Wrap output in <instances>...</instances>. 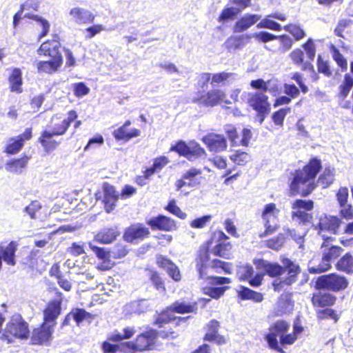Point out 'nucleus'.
Listing matches in <instances>:
<instances>
[{
  "mask_svg": "<svg viewBox=\"0 0 353 353\" xmlns=\"http://www.w3.org/2000/svg\"><path fill=\"white\" fill-rule=\"evenodd\" d=\"M254 263L272 277L279 276L285 271L288 272V277L280 281L277 280L274 281L273 287L277 292H280L284 285H290L294 283L296 281V275L300 272L299 267L288 259H283V267L263 259L256 260Z\"/></svg>",
  "mask_w": 353,
  "mask_h": 353,
  "instance_id": "nucleus-1",
  "label": "nucleus"
},
{
  "mask_svg": "<svg viewBox=\"0 0 353 353\" xmlns=\"http://www.w3.org/2000/svg\"><path fill=\"white\" fill-rule=\"evenodd\" d=\"M321 168V161L317 159H312L303 170H296L294 179L290 184V190L292 194L300 191L301 186L308 183L305 190H302L303 196L308 195L314 188L315 185L313 180Z\"/></svg>",
  "mask_w": 353,
  "mask_h": 353,
  "instance_id": "nucleus-2",
  "label": "nucleus"
},
{
  "mask_svg": "<svg viewBox=\"0 0 353 353\" xmlns=\"http://www.w3.org/2000/svg\"><path fill=\"white\" fill-rule=\"evenodd\" d=\"M28 324L23 320L21 314H13L6 324L4 333L1 336L3 341L11 343L14 339H26L29 336Z\"/></svg>",
  "mask_w": 353,
  "mask_h": 353,
  "instance_id": "nucleus-3",
  "label": "nucleus"
},
{
  "mask_svg": "<svg viewBox=\"0 0 353 353\" xmlns=\"http://www.w3.org/2000/svg\"><path fill=\"white\" fill-rule=\"evenodd\" d=\"M324 242L321 245L322 252V261L318 265H312V262L310 261L309 264V271L312 274H319L323 272L328 270L331 265L330 263L337 259L342 253L343 250L335 245H330L328 241L329 237L325 236V234H322Z\"/></svg>",
  "mask_w": 353,
  "mask_h": 353,
  "instance_id": "nucleus-4",
  "label": "nucleus"
},
{
  "mask_svg": "<svg viewBox=\"0 0 353 353\" xmlns=\"http://www.w3.org/2000/svg\"><path fill=\"white\" fill-rule=\"evenodd\" d=\"M280 210L274 203L264 205L261 212V219L265 228V231L259 234L261 238L273 234L279 227V216Z\"/></svg>",
  "mask_w": 353,
  "mask_h": 353,
  "instance_id": "nucleus-5",
  "label": "nucleus"
},
{
  "mask_svg": "<svg viewBox=\"0 0 353 353\" xmlns=\"http://www.w3.org/2000/svg\"><path fill=\"white\" fill-rule=\"evenodd\" d=\"M170 150L176 152L179 155L186 157L191 161L206 155L205 150L198 143H195L192 145H188L183 141H178L171 147Z\"/></svg>",
  "mask_w": 353,
  "mask_h": 353,
  "instance_id": "nucleus-6",
  "label": "nucleus"
},
{
  "mask_svg": "<svg viewBox=\"0 0 353 353\" xmlns=\"http://www.w3.org/2000/svg\"><path fill=\"white\" fill-rule=\"evenodd\" d=\"M319 289H327L332 291H339L347 287V282L345 277L330 274L319 276L316 283Z\"/></svg>",
  "mask_w": 353,
  "mask_h": 353,
  "instance_id": "nucleus-7",
  "label": "nucleus"
},
{
  "mask_svg": "<svg viewBox=\"0 0 353 353\" xmlns=\"http://www.w3.org/2000/svg\"><path fill=\"white\" fill-rule=\"evenodd\" d=\"M290 324L285 321H278L270 330V333L265 336L270 347L279 352H283L282 348L279 345L277 336L281 337L289 330Z\"/></svg>",
  "mask_w": 353,
  "mask_h": 353,
  "instance_id": "nucleus-8",
  "label": "nucleus"
},
{
  "mask_svg": "<svg viewBox=\"0 0 353 353\" xmlns=\"http://www.w3.org/2000/svg\"><path fill=\"white\" fill-rule=\"evenodd\" d=\"M198 103L206 107H214L221 103L231 104L232 102L226 99V94L220 89H214L208 91L205 94L201 96Z\"/></svg>",
  "mask_w": 353,
  "mask_h": 353,
  "instance_id": "nucleus-9",
  "label": "nucleus"
},
{
  "mask_svg": "<svg viewBox=\"0 0 353 353\" xmlns=\"http://www.w3.org/2000/svg\"><path fill=\"white\" fill-rule=\"evenodd\" d=\"M156 338L157 332L154 330H150L139 335L134 343L128 342L126 345L130 350L133 351H144L151 348Z\"/></svg>",
  "mask_w": 353,
  "mask_h": 353,
  "instance_id": "nucleus-10",
  "label": "nucleus"
},
{
  "mask_svg": "<svg viewBox=\"0 0 353 353\" xmlns=\"http://www.w3.org/2000/svg\"><path fill=\"white\" fill-rule=\"evenodd\" d=\"M202 141L210 151L213 152H220L227 148L226 139L222 134L210 133L203 137Z\"/></svg>",
  "mask_w": 353,
  "mask_h": 353,
  "instance_id": "nucleus-11",
  "label": "nucleus"
},
{
  "mask_svg": "<svg viewBox=\"0 0 353 353\" xmlns=\"http://www.w3.org/2000/svg\"><path fill=\"white\" fill-rule=\"evenodd\" d=\"M31 137L32 130L27 128L23 134L8 139L5 152L10 154L19 152L23 148L24 141L30 139Z\"/></svg>",
  "mask_w": 353,
  "mask_h": 353,
  "instance_id": "nucleus-12",
  "label": "nucleus"
},
{
  "mask_svg": "<svg viewBox=\"0 0 353 353\" xmlns=\"http://www.w3.org/2000/svg\"><path fill=\"white\" fill-rule=\"evenodd\" d=\"M313 201L296 199L292 204V216L297 217L302 222L309 221L310 216L305 211L313 208Z\"/></svg>",
  "mask_w": 353,
  "mask_h": 353,
  "instance_id": "nucleus-13",
  "label": "nucleus"
},
{
  "mask_svg": "<svg viewBox=\"0 0 353 353\" xmlns=\"http://www.w3.org/2000/svg\"><path fill=\"white\" fill-rule=\"evenodd\" d=\"M69 16L70 20L79 25L92 23L95 18V16L90 10L80 7L70 9Z\"/></svg>",
  "mask_w": 353,
  "mask_h": 353,
  "instance_id": "nucleus-14",
  "label": "nucleus"
},
{
  "mask_svg": "<svg viewBox=\"0 0 353 353\" xmlns=\"http://www.w3.org/2000/svg\"><path fill=\"white\" fill-rule=\"evenodd\" d=\"M54 324L48 325L43 323V325L33 330L31 341L33 344L40 345L48 342L52 337Z\"/></svg>",
  "mask_w": 353,
  "mask_h": 353,
  "instance_id": "nucleus-15",
  "label": "nucleus"
},
{
  "mask_svg": "<svg viewBox=\"0 0 353 353\" xmlns=\"http://www.w3.org/2000/svg\"><path fill=\"white\" fill-rule=\"evenodd\" d=\"M341 221L335 216H321L319 222V233L323 232H328L330 234H336L339 232Z\"/></svg>",
  "mask_w": 353,
  "mask_h": 353,
  "instance_id": "nucleus-16",
  "label": "nucleus"
},
{
  "mask_svg": "<svg viewBox=\"0 0 353 353\" xmlns=\"http://www.w3.org/2000/svg\"><path fill=\"white\" fill-rule=\"evenodd\" d=\"M248 96V103L254 110L270 108L268 97L262 92L245 93Z\"/></svg>",
  "mask_w": 353,
  "mask_h": 353,
  "instance_id": "nucleus-17",
  "label": "nucleus"
},
{
  "mask_svg": "<svg viewBox=\"0 0 353 353\" xmlns=\"http://www.w3.org/2000/svg\"><path fill=\"white\" fill-rule=\"evenodd\" d=\"M252 34H241L239 36H231L225 42V48L230 52L242 50L248 43L250 42Z\"/></svg>",
  "mask_w": 353,
  "mask_h": 353,
  "instance_id": "nucleus-18",
  "label": "nucleus"
},
{
  "mask_svg": "<svg viewBox=\"0 0 353 353\" xmlns=\"http://www.w3.org/2000/svg\"><path fill=\"white\" fill-rule=\"evenodd\" d=\"M148 223L153 230L172 231L176 229L175 222L170 218L163 215H159L150 219Z\"/></svg>",
  "mask_w": 353,
  "mask_h": 353,
  "instance_id": "nucleus-19",
  "label": "nucleus"
},
{
  "mask_svg": "<svg viewBox=\"0 0 353 353\" xmlns=\"http://www.w3.org/2000/svg\"><path fill=\"white\" fill-rule=\"evenodd\" d=\"M61 44L57 40L47 41L41 45L38 53L51 58H58L62 57L59 50Z\"/></svg>",
  "mask_w": 353,
  "mask_h": 353,
  "instance_id": "nucleus-20",
  "label": "nucleus"
},
{
  "mask_svg": "<svg viewBox=\"0 0 353 353\" xmlns=\"http://www.w3.org/2000/svg\"><path fill=\"white\" fill-rule=\"evenodd\" d=\"M261 19V16L255 14H245L234 26V32H243L250 28Z\"/></svg>",
  "mask_w": 353,
  "mask_h": 353,
  "instance_id": "nucleus-21",
  "label": "nucleus"
},
{
  "mask_svg": "<svg viewBox=\"0 0 353 353\" xmlns=\"http://www.w3.org/2000/svg\"><path fill=\"white\" fill-rule=\"evenodd\" d=\"M103 191L105 208L107 212H110L116 205L119 199V194L115 191L112 185L108 183L104 184Z\"/></svg>",
  "mask_w": 353,
  "mask_h": 353,
  "instance_id": "nucleus-22",
  "label": "nucleus"
},
{
  "mask_svg": "<svg viewBox=\"0 0 353 353\" xmlns=\"http://www.w3.org/2000/svg\"><path fill=\"white\" fill-rule=\"evenodd\" d=\"M63 63L62 57L52 58L48 61H40L37 63V68L39 72L52 74L58 70Z\"/></svg>",
  "mask_w": 353,
  "mask_h": 353,
  "instance_id": "nucleus-23",
  "label": "nucleus"
},
{
  "mask_svg": "<svg viewBox=\"0 0 353 353\" xmlns=\"http://www.w3.org/2000/svg\"><path fill=\"white\" fill-rule=\"evenodd\" d=\"M61 313V301H53L48 303L43 311L44 323L48 325L54 324V321Z\"/></svg>",
  "mask_w": 353,
  "mask_h": 353,
  "instance_id": "nucleus-24",
  "label": "nucleus"
},
{
  "mask_svg": "<svg viewBox=\"0 0 353 353\" xmlns=\"http://www.w3.org/2000/svg\"><path fill=\"white\" fill-rule=\"evenodd\" d=\"M148 234V228L139 225H134L126 230L123 237L126 241L133 242L136 239H143Z\"/></svg>",
  "mask_w": 353,
  "mask_h": 353,
  "instance_id": "nucleus-25",
  "label": "nucleus"
},
{
  "mask_svg": "<svg viewBox=\"0 0 353 353\" xmlns=\"http://www.w3.org/2000/svg\"><path fill=\"white\" fill-rule=\"evenodd\" d=\"M77 117V114L75 111L71 110L68 112V117L67 119H63L59 123H54L53 125L52 134L56 136L63 135L65 133L68 129L70 123L74 121Z\"/></svg>",
  "mask_w": 353,
  "mask_h": 353,
  "instance_id": "nucleus-26",
  "label": "nucleus"
},
{
  "mask_svg": "<svg viewBox=\"0 0 353 353\" xmlns=\"http://www.w3.org/2000/svg\"><path fill=\"white\" fill-rule=\"evenodd\" d=\"M28 162L27 157L11 160L8 161L5 165L6 170L15 174H20L23 172Z\"/></svg>",
  "mask_w": 353,
  "mask_h": 353,
  "instance_id": "nucleus-27",
  "label": "nucleus"
},
{
  "mask_svg": "<svg viewBox=\"0 0 353 353\" xmlns=\"http://www.w3.org/2000/svg\"><path fill=\"white\" fill-rule=\"evenodd\" d=\"M294 307V303L291 300V296L288 294L281 295L276 306V314L282 315L290 313Z\"/></svg>",
  "mask_w": 353,
  "mask_h": 353,
  "instance_id": "nucleus-28",
  "label": "nucleus"
},
{
  "mask_svg": "<svg viewBox=\"0 0 353 353\" xmlns=\"http://www.w3.org/2000/svg\"><path fill=\"white\" fill-rule=\"evenodd\" d=\"M150 305L148 301L145 299H141L134 301L125 305V310L128 314H140L148 310Z\"/></svg>",
  "mask_w": 353,
  "mask_h": 353,
  "instance_id": "nucleus-29",
  "label": "nucleus"
},
{
  "mask_svg": "<svg viewBox=\"0 0 353 353\" xmlns=\"http://www.w3.org/2000/svg\"><path fill=\"white\" fill-rule=\"evenodd\" d=\"M17 243L15 241H11L6 247L2 248L1 254L2 259L9 265H14L15 252L17 250Z\"/></svg>",
  "mask_w": 353,
  "mask_h": 353,
  "instance_id": "nucleus-30",
  "label": "nucleus"
},
{
  "mask_svg": "<svg viewBox=\"0 0 353 353\" xmlns=\"http://www.w3.org/2000/svg\"><path fill=\"white\" fill-rule=\"evenodd\" d=\"M237 79V74L233 72H222L212 74L211 84H221L225 85L227 83H232Z\"/></svg>",
  "mask_w": 353,
  "mask_h": 353,
  "instance_id": "nucleus-31",
  "label": "nucleus"
},
{
  "mask_svg": "<svg viewBox=\"0 0 353 353\" xmlns=\"http://www.w3.org/2000/svg\"><path fill=\"white\" fill-rule=\"evenodd\" d=\"M8 81L11 92H22V72L19 68H14L12 70Z\"/></svg>",
  "mask_w": 353,
  "mask_h": 353,
  "instance_id": "nucleus-32",
  "label": "nucleus"
},
{
  "mask_svg": "<svg viewBox=\"0 0 353 353\" xmlns=\"http://www.w3.org/2000/svg\"><path fill=\"white\" fill-rule=\"evenodd\" d=\"M118 232L112 228H104L94 236V241L103 244L112 243L116 239Z\"/></svg>",
  "mask_w": 353,
  "mask_h": 353,
  "instance_id": "nucleus-33",
  "label": "nucleus"
},
{
  "mask_svg": "<svg viewBox=\"0 0 353 353\" xmlns=\"http://www.w3.org/2000/svg\"><path fill=\"white\" fill-rule=\"evenodd\" d=\"M236 292L238 296L242 300H252L255 302H261L263 300V295L257 292L253 291L248 288L240 286Z\"/></svg>",
  "mask_w": 353,
  "mask_h": 353,
  "instance_id": "nucleus-34",
  "label": "nucleus"
},
{
  "mask_svg": "<svg viewBox=\"0 0 353 353\" xmlns=\"http://www.w3.org/2000/svg\"><path fill=\"white\" fill-rule=\"evenodd\" d=\"M312 301L314 306H329L332 305L334 303L335 297L328 293H319L313 296Z\"/></svg>",
  "mask_w": 353,
  "mask_h": 353,
  "instance_id": "nucleus-35",
  "label": "nucleus"
},
{
  "mask_svg": "<svg viewBox=\"0 0 353 353\" xmlns=\"http://www.w3.org/2000/svg\"><path fill=\"white\" fill-rule=\"evenodd\" d=\"M56 136L52 134L51 131L45 130L42 132L39 141L42 146L47 152L54 150L57 145L58 143L52 139V137Z\"/></svg>",
  "mask_w": 353,
  "mask_h": 353,
  "instance_id": "nucleus-36",
  "label": "nucleus"
},
{
  "mask_svg": "<svg viewBox=\"0 0 353 353\" xmlns=\"http://www.w3.org/2000/svg\"><path fill=\"white\" fill-rule=\"evenodd\" d=\"M336 268L346 273L353 272V256L350 254L344 255L336 263Z\"/></svg>",
  "mask_w": 353,
  "mask_h": 353,
  "instance_id": "nucleus-37",
  "label": "nucleus"
},
{
  "mask_svg": "<svg viewBox=\"0 0 353 353\" xmlns=\"http://www.w3.org/2000/svg\"><path fill=\"white\" fill-rule=\"evenodd\" d=\"M170 307L172 311L181 314L193 312L196 310L195 303L191 304L179 301L174 303Z\"/></svg>",
  "mask_w": 353,
  "mask_h": 353,
  "instance_id": "nucleus-38",
  "label": "nucleus"
},
{
  "mask_svg": "<svg viewBox=\"0 0 353 353\" xmlns=\"http://www.w3.org/2000/svg\"><path fill=\"white\" fill-rule=\"evenodd\" d=\"M334 180V169L333 168H326L323 173L319 176L318 183L321 184L323 188H326L333 183Z\"/></svg>",
  "mask_w": 353,
  "mask_h": 353,
  "instance_id": "nucleus-39",
  "label": "nucleus"
},
{
  "mask_svg": "<svg viewBox=\"0 0 353 353\" xmlns=\"http://www.w3.org/2000/svg\"><path fill=\"white\" fill-rule=\"evenodd\" d=\"M68 316H72L77 324H79L84 320H90L92 318L89 312L79 308L72 310Z\"/></svg>",
  "mask_w": 353,
  "mask_h": 353,
  "instance_id": "nucleus-40",
  "label": "nucleus"
},
{
  "mask_svg": "<svg viewBox=\"0 0 353 353\" xmlns=\"http://www.w3.org/2000/svg\"><path fill=\"white\" fill-rule=\"evenodd\" d=\"M316 314L319 319H332L334 323H336L340 317V314L331 308L319 310Z\"/></svg>",
  "mask_w": 353,
  "mask_h": 353,
  "instance_id": "nucleus-41",
  "label": "nucleus"
},
{
  "mask_svg": "<svg viewBox=\"0 0 353 353\" xmlns=\"http://www.w3.org/2000/svg\"><path fill=\"white\" fill-rule=\"evenodd\" d=\"M202 172L200 169L196 168H191L182 175L183 179H185L188 182H193L194 188L197 187L200 184V181L196 178V176L201 174Z\"/></svg>",
  "mask_w": 353,
  "mask_h": 353,
  "instance_id": "nucleus-42",
  "label": "nucleus"
},
{
  "mask_svg": "<svg viewBox=\"0 0 353 353\" xmlns=\"http://www.w3.org/2000/svg\"><path fill=\"white\" fill-rule=\"evenodd\" d=\"M208 262V255L206 251H204L203 253L200 254L199 259L197 261L196 267L199 273V276L201 279H205L206 276L205 270L207 269V266L208 265L207 263Z\"/></svg>",
  "mask_w": 353,
  "mask_h": 353,
  "instance_id": "nucleus-43",
  "label": "nucleus"
},
{
  "mask_svg": "<svg viewBox=\"0 0 353 353\" xmlns=\"http://www.w3.org/2000/svg\"><path fill=\"white\" fill-rule=\"evenodd\" d=\"M330 52L332 54L334 60L336 62L338 65L341 68L342 70H346L347 68V60L344 58L339 50L334 46H330Z\"/></svg>",
  "mask_w": 353,
  "mask_h": 353,
  "instance_id": "nucleus-44",
  "label": "nucleus"
},
{
  "mask_svg": "<svg viewBox=\"0 0 353 353\" xmlns=\"http://www.w3.org/2000/svg\"><path fill=\"white\" fill-rule=\"evenodd\" d=\"M90 248L95 253L97 256L102 261H108L112 256V252L103 248H99L92 243H89Z\"/></svg>",
  "mask_w": 353,
  "mask_h": 353,
  "instance_id": "nucleus-45",
  "label": "nucleus"
},
{
  "mask_svg": "<svg viewBox=\"0 0 353 353\" xmlns=\"http://www.w3.org/2000/svg\"><path fill=\"white\" fill-rule=\"evenodd\" d=\"M253 268L250 265H240L237 270V275L240 280H248L253 275Z\"/></svg>",
  "mask_w": 353,
  "mask_h": 353,
  "instance_id": "nucleus-46",
  "label": "nucleus"
},
{
  "mask_svg": "<svg viewBox=\"0 0 353 353\" xmlns=\"http://www.w3.org/2000/svg\"><path fill=\"white\" fill-rule=\"evenodd\" d=\"M290 112V108H281L278 111L275 112L272 117L273 122L276 125H283V121L286 115Z\"/></svg>",
  "mask_w": 353,
  "mask_h": 353,
  "instance_id": "nucleus-47",
  "label": "nucleus"
},
{
  "mask_svg": "<svg viewBox=\"0 0 353 353\" xmlns=\"http://www.w3.org/2000/svg\"><path fill=\"white\" fill-rule=\"evenodd\" d=\"M231 245L230 243L223 244L219 243L213 249V253L216 256H219L225 259H228L230 255V250Z\"/></svg>",
  "mask_w": 353,
  "mask_h": 353,
  "instance_id": "nucleus-48",
  "label": "nucleus"
},
{
  "mask_svg": "<svg viewBox=\"0 0 353 353\" xmlns=\"http://www.w3.org/2000/svg\"><path fill=\"white\" fill-rule=\"evenodd\" d=\"M240 12L241 10L237 8H226L221 12L219 17V21H224L226 20L232 19Z\"/></svg>",
  "mask_w": 353,
  "mask_h": 353,
  "instance_id": "nucleus-49",
  "label": "nucleus"
},
{
  "mask_svg": "<svg viewBox=\"0 0 353 353\" xmlns=\"http://www.w3.org/2000/svg\"><path fill=\"white\" fill-rule=\"evenodd\" d=\"M284 30L290 32L296 40H300L305 36V33L299 26L290 24L284 26Z\"/></svg>",
  "mask_w": 353,
  "mask_h": 353,
  "instance_id": "nucleus-50",
  "label": "nucleus"
},
{
  "mask_svg": "<svg viewBox=\"0 0 353 353\" xmlns=\"http://www.w3.org/2000/svg\"><path fill=\"white\" fill-rule=\"evenodd\" d=\"M256 27L258 28H268L276 31L281 30V26L279 23L268 18L261 20L256 25Z\"/></svg>",
  "mask_w": 353,
  "mask_h": 353,
  "instance_id": "nucleus-51",
  "label": "nucleus"
},
{
  "mask_svg": "<svg viewBox=\"0 0 353 353\" xmlns=\"http://www.w3.org/2000/svg\"><path fill=\"white\" fill-rule=\"evenodd\" d=\"M124 334H121V333H114L111 335V336L109 338L110 341H120L124 339H128L131 338L134 334L135 333V331L134 328L132 327H126L123 330Z\"/></svg>",
  "mask_w": 353,
  "mask_h": 353,
  "instance_id": "nucleus-52",
  "label": "nucleus"
},
{
  "mask_svg": "<svg viewBox=\"0 0 353 353\" xmlns=\"http://www.w3.org/2000/svg\"><path fill=\"white\" fill-rule=\"evenodd\" d=\"M165 209L181 219H185L187 217V214L176 205L174 200L170 201Z\"/></svg>",
  "mask_w": 353,
  "mask_h": 353,
  "instance_id": "nucleus-53",
  "label": "nucleus"
},
{
  "mask_svg": "<svg viewBox=\"0 0 353 353\" xmlns=\"http://www.w3.org/2000/svg\"><path fill=\"white\" fill-rule=\"evenodd\" d=\"M25 17H27L28 18L35 20L41 25V26L42 27V32L40 34V38L45 37L48 34L49 28H50V24L47 20L44 19L43 18H42L38 15H33V14L32 15H26V14Z\"/></svg>",
  "mask_w": 353,
  "mask_h": 353,
  "instance_id": "nucleus-54",
  "label": "nucleus"
},
{
  "mask_svg": "<svg viewBox=\"0 0 353 353\" xmlns=\"http://www.w3.org/2000/svg\"><path fill=\"white\" fill-rule=\"evenodd\" d=\"M208 331L205 336V339L212 341L216 339L219 327V323L215 320L211 321L208 325Z\"/></svg>",
  "mask_w": 353,
  "mask_h": 353,
  "instance_id": "nucleus-55",
  "label": "nucleus"
},
{
  "mask_svg": "<svg viewBox=\"0 0 353 353\" xmlns=\"http://www.w3.org/2000/svg\"><path fill=\"white\" fill-rule=\"evenodd\" d=\"M211 219L212 216L210 215H205L192 221L190 225L192 228L201 229L203 228L206 224L211 221Z\"/></svg>",
  "mask_w": 353,
  "mask_h": 353,
  "instance_id": "nucleus-56",
  "label": "nucleus"
},
{
  "mask_svg": "<svg viewBox=\"0 0 353 353\" xmlns=\"http://www.w3.org/2000/svg\"><path fill=\"white\" fill-rule=\"evenodd\" d=\"M230 159L237 165H244L250 160V156L244 152H236L230 156Z\"/></svg>",
  "mask_w": 353,
  "mask_h": 353,
  "instance_id": "nucleus-57",
  "label": "nucleus"
},
{
  "mask_svg": "<svg viewBox=\"0 0 353 353\" xmlns=\"http://www.w3.org/2000/svg\"><path fill=\"white\" fill-rule=\"evenodd\" d=\"M228 287H216L205 289V294L213 299L220 298L225 292Z\"/></svg>",
  "mask_w": 353,
  "mask_h": 353,
  "instance_id": "nucleus-58",
  "label": "nucleus"
},
{
  "mask_svg": "<svg viewBox=\"0 0 353 353\" xmlns=\"http://www.w3.org/2000/svg\"><path fill=\"white\" fill-rule=\"evenodd\" d=\"M41 204L38 201H34L30 203L28 206H26L24 209V212H26L31 219L36 218V213L41 209Z\"/></svg>",
  "mask_w": 353,
  "mask_h": 353,
  "instance_id": "nucleus-59",
  "label": "nucleus"
},
{
  "mask_svg": "<svg viewBox=\"0 0 353 353\" xmlns=\"http://www.w3.org/2000/svg\"><path fill=\"white\" fill-rule=\"evenodd\" d=\"M307 58L310 61H313L316 54V47L312 39H309L306 43L303 45Z\"/></svg>",
  "mask_w": 353,
  "mask_h": 353,
  "instance_id": "nucleus-60",
  "label": "nucleus"
},
{
  "mask_svg": "<svg viewBox=\"0 0 353 353\" xmlns=\"http://www.w3.org/2000/svg\"><path fill=\"white\" fill-rule=\"evenodd\" d=\"M252 37H254L258 41H261L263 43H266L278 38V37L276 35L263 31L252 34Z\"/></svg>",
  "mask_w": 353,
  "mask_h": 353,
  "instance_id": "nucleus-61",
  "label": "nucleus"
},
{
  "mask_svg": "<svg viewBox=\"0 0 353 353\" xmlns=\"http://www.w3.org/2000/svg\"><path fill=\"white\" fill-rule=\"evenodd\" d=\"M290 57L294 64L299 65L303 62L304 54L303 50L296 48L290 54Z\"/></svg>",
  "mask_w": 353,
  "mask_h": 353,
  "instance_id": "nucleus-62",
  "label": "nucleus"
},
{
  "mask_svg": "<svg viewBox=\"0 0 353 353\" xmlns=\"http://www.w3.org/2000/svg\"><path fill=\"white\" fill-rule=\"evenodd\" d=\"M341 208L340 214L342 217L346 219L353 218V206L347 203L339 205Z\"/></svg>",
  "mask_w": 353,
  "mask_h": 353,
  "instance_id": "nucleus-63",
  "label": "nucleus"
},
{
  "mask_svg": "<svg viewBox=\"0 0 353 353\" xmlns=\"http://www.w3.org/2000/svg\"><path fill=\"white\" fill-rule=\"evenodd\" d=\"M349 196L348 189L345 187H341L336 193V199L339 205L347 203Z\"/></svg>",
  "mask_w": 353,
  "mask_h": 353,
  "instance_id": "nucleus-64",
  "label": "nucleus"
}]
</instances>
